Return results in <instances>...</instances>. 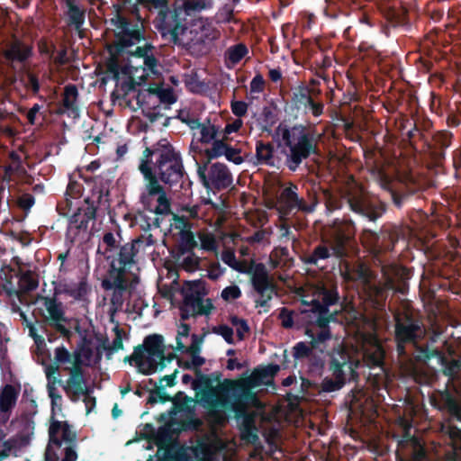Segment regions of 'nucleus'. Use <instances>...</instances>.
I'll return each mask as SVG.
<instances>
[{"label": "nucleus", "mask_w": 461, "mask_h": 461, "mask_svg": "<svg viewBox=\"0 0 461 461\" xmlns=\"http://www.w3.org/2000/svg\"><path fill=\"white\" fill-rule=\"evenodd\" d=\"M138 169L143 176L144 185L140 202L152 216L140 213V227L149 230L159 228L161 216L172 213L171 202L165 186H177L187 176L181 153L168 141L161 139L146 147L140 158Z\"/></svg>", "instance_id": "obj_1"}, {"label": "nucleus", "mask_w": 461, "mask_h": 461, "mask_svg": "<svg viewBox=\"0 0 461 461\" xmlns=\"http://www.w3.org/2000/svg\"><path fill=\"white\" fill-rule=\"evenodd\" d=\"M111 23L116 28V41L113 50V56L128 54L130 57L143 59V69L152 74L158 73V60L154 55L155 47L146 41L144 20L139 9L134 6L130 14L117 10Z\"/></svg>", "instance_id": "obj_2"}, {"label": "nucleus", "mask_w": 461, "mask_h": 461, "mask_svg": "<svg viewBox=\"0 0 461 461\" xmlns=\"http://www.w3.org/2000/svg\"><path fill=\"white\" fill-rule=\"evenodd\" d=\"M194 375L192 389L200 397L203 406L214 415L230 408L234 399L252 397L251 388L256 384L254 378L246 377L240 380L224 379L213 385L214 382H220L219 372L204 375L202 370H197Z\"/></svg>", "instance_id": "obj_3"}, {"label": "nucleus", "mask_w": 461, "mask_h": 461, "mask_svg": "<svg viewBox=\"0 0 461 461\" xmlns=\"http://www.w3.org/2000/svg\"><path fill=\"white\" fill-rule=\"evenodd\" d=\"M430 405L447 416L439 431L447 438L444 461H461V394L456 388L435 389L429 395Z\"/></svg>", "instance_id": "obj_4"}, {"label": "nucleus", "mask_w": 461, "mask_h": 461, "mask_svg": "<svg viewBox=\"0 0 461 461\" xmlns=\"http://www.w3.org/2000/svg\"><path fill=\"white\" fill-rule=\"evenodd\" d=\"M149 9H158L156 27L162 34H170L174 43L179 42V37L188 29V17L212 9V0H184L181 5L168 7V0H136Z\"/></svg>", "instance_id": "obj_5"}, {"label": "nucleus", "mask_w": 461, "mask_h": 461, "mask_svg": "<svg viewBox=\"0 0 461 461\" xmlns=\"http://www.w3.org/2000/svg\"><path fill=\"white\" fill-rule=\"evenodd\" d=\"M356 226L351 219L337 218L326 226L322 243L304 257V263L316 266L319 260L331 257L343 260L349 257L356 247Z\"/></svg>", "instance_id": "obj_6"}, {"label": "nucleus", "mask_w": 461, "mask_h": 461, "mask_svg": "<svg viewBox=\"0 0 461 461\" xmlns=\"http://www.w3.org/2000/svg\"><path fill=\"white\" fill-rule=\"evenodd\" d=\"M324 204L329 212L340 210L344 203L355 214L375 222L386 212L387 205L378 197L369 196L362 189L346 188L337 192H323Z\"/></svg>", "instance_id": "obj_7"}, {"label": "nucleus", "mask_w": 461, "mask_h": 461, "mask_svg": "<svg viewBox=\"0 0 461 461\" xmlns=\"http://www.w3.org/2000/svg\"><path fill=\"white\" fill-rule=\"evenodd\" d=\"M285 165L290 171H296L303 160L312 155H319L320 134L313 127L303 124L294 125L282 131Z\"/></svg>", "instance_id": "obj_8"}, {"label": "nucleus", "mask_w": 461, "mask_h": 461, "mask_svg": "<svg viewBox=\"0 0 461 461\" xmlns=\"http://www.w3.org/2000/svg\"><path fill=\"white\" fill-rule=\"evenodd\" d=\"M221 259L226 265L240 273L251 274L252 287L260 295V298L255 301V306L257 308L269 307L268 303L276 292V285L269 276L266 266L263 263H253L248 266L246 261H239L234 252L231 251L223 252Z\"/></svg>", "instance_id": "obj_9"}, {"label": "nucleus", "mask_w": 461, "mask_h": 461, "mask_svg": "<svg viewBox=\"0 0 461 461\" xmlns=\"http://www.w3.org/2000/svg\"><path fill=\"white\" fill-rule=\"evenodd\" d=\"M133 249L131 245L122 249L119 255L120 265L115 267L114 261L110 264L106 276L102 280L101 286L104 291L113 290L110 298L111 311L117 312L121 310L124 303V294L129 288L126 274L135 263L133 260Z\"/></svg>", "instance_id": "obj_10"}, {"label": "nucleus", "mask_w": 461, "mask_h": 461, "mask_svg": "<svg viewBox=\"0 0 461 461\" xmlns=\"http://www.w3.org/2000/svg\"><path fill=\"white\" fill-rule=\"evenodd\" d=\"M320 299L308 302L302 300L300 314L307 324H316L319 328H325L330 322L338 321L339 311H330V306L339 303V295L336 287L329 289L324 285L318 289Z\"/></svg>", "instance_id": "obj_11"}, {"label": "nucleus", "mask_w": 461, "mask_h": 461, "mask_svg": "<svg viewBox=\"0 0 461 461\" xmlns=\"http://www.w3.org/2000/svg\"><path fill=\"white\" fill-rule=\"evenodd\" d=\"M426 329L421 318L409 310L394 314V341L398 357L408 358L407 345H411L417 350L420 341L424 339Z\"/></svg>", "instance_id": "obj_12"}, {"label": "nucleus", "mask_w": 461, "mask_h": 461, "mask_svg": "<svg viewBox=\"0 0 461 461\" xmlns=\"http://www.w3.org/2000/svg\"><path fill=\"white\" fill-rule=\"evenodd\" d=\"M357 362L343 346L334 348L328 365L330 376L322 379L320 390L322 393H333L342 389L348 381L357 376L355 370Z\"/></svg>", "instance_id": "obj_13"}, {"label": "nucleus", "mask_w": 461, "mask_h": 461, "mask_svg": "<svg viewBox=\"0 0 461 461\" xmlns=\"http://www.w3.org/2000/svg\"><path fill=\"white\" fill-rule=\"evenodd\" d=\"M96 194L97 205L95 201L86 198L85 205L78 207L70 216L66 236L71 242H75L81 233L87 232L89 221L95 220L97 206H104L105 209L110 207L108 190L104 191L100 188Z\"/></svg>", "instance_id": "obj_14"}, {"label": "nucleus", "mask_w": 461, "mask_h": 461, "mask_svg": "<svg viewBox=\"0 0 461 461\" xmlns=\"http://www.w3.org/2000/svg\"><path fill=\"white\" fill-rule=\"evenodd\" d=\"M181 294L183 300L178 305L181 321L211 314L213 309L212 302L210 298L204 299L207 290L200 285L199 281L191 283Z\"/></svg>", "instance_id": "obj_15"}, {"label": "nucleus", "mask_w": 461, "mask_h": 461, "mask_svg": "<svg viewBox=\"0 0 461 461\" xmlns=\"http://www.w3.org/2000/svg\"><path fill=\"white\" fill-rule=\"evenodd\" d=\"M382 280L374 287L375 295L379 302L385 301L388 292L406 294L408 291L409 270L397 264H384L381 267Z\"/></svg>", "instance_id": "obj_16"}, {"label": "nucleus", "mask_w": 461, "mask_h": 461, "mask_svg": "<svg viewBox=\"0 0 461 461\" xmlns=\"http://www.w3.org/2000/svg\"><path fill=\"white\" fill-rule=\"evenodd\" d=\"M415 358L418 362L427 363L431 358H437L441 372L450 380L455 379L461 371V356H457L452 346H447L446 351L430 348L428 344L425 347H418Z\"/></svg>", "instance_id": "obj_17"}, {"label": "nucleus", "mask_w": 461, "mask_h": 461, "mask_svg": "<svg viewBox=\"0 0 461 461\" xmlns=\"http://www.w3.org/2000/svg\"><path fill=\"white\" fill-rule=\"evenodd\" d=\"M252 397L249 399L238 398L234 399L230 408L226 411L234 412L237 420L241 419L239 426L240 439L247 444L257 445L259 443L258 429L256 425L253 414L247 411L249 404H256L258 402L257 393L251 390Z\"/></svg>", "instance_id": "obj_18"}, {"label": "nucleus", "mask_w": 461, "mask_h": 461, "mask_svg": "<svg viewBox=\"0 0 461 461\" xmlns=\"http://www.w3.org/2000/svg\"><path fill=\"white\" fill-rule=\"evenodd\" d=\"M196 164L198 177L205 189L221 191L232 185V175L225 164L221 162L207 164L205 161Z\"/></svg>", "instance_id": "obj_19"}, {"label": "nucleus", "mask_w": 461, "mask_h": 461, "mask_svg": "<svg viewBox=\"0 0 461 461\" xmlns=\"http://www.w3.org/2000/svg\"><path fill=\"white\" fill-rule=\"evenodd\" d=\"M402 235L399 226L384 223L378 232L372 230H364L362 240L370 248L375 256L384 252L393 251Z\"/></svg>", "instance_id": "obj_20"}, {"label": "nucleus", "mask_w": 461, "mask_h": 461, "mask_svg": "<svg viewBox=\"0 0 461 461\" xmlns=\"http://www.w3.org/2000/svg\"><path fill=\"white\" fill-rule=\"evenodd\" d=\"M116 236L121 237L119 232L116 235L112 231L105 232L103 236L102 243L98 246L97 253L103 255L109 265L114 261L115 267H118V266H121L119 255L122 249L126 246L130 247L131 245L134 252L133 260H135L140 250V244L143 242V238L139 237L132 240L131 242L119 246Z\"/></svg>", "instance_id": "obj_21"}, {"label": "nucleus", "mask_w": 461, "mask_h": 461, "mask_svg": "<svg viewBox=\"0 0 461 461\" xmlns=\"http://www.w3.org/2000/svg\"><path fill=\"white\" fill-rule=\"evenodd\" d=\"M40 300L48 313L44 316V322L60 333L62 337L70 339L72 332L65 326L68 319L65 315L62 303L58 301L56 296H40Z\"/></svg>", "instance_id": "obj_22"}, {"label": "nucleus", "mask_w": 461, "mask_h": 461, "mask_svg": "<svg viewBox=\"0 0 461 461\" xmlns=\"http://www.w3.org/2000/svg\"><path fill=\"white\" fill-rule=\"evenodd\" d=\"M297 189V185L291 184L282 190L277 199V211L282 217L289 216L295 209L305 212L313 211V205L307 204L303 198L298 197Z\"/></svg>", "instance_id": "obj_23"}, {"label": "nucleus", "mask_w": 461, "mask_h": 461, "mask_svg": "<svg viewBox=\"0 0 461 461\" xmlns=\"http://www.w3.org/2000/svg\"><path fill=\"white\" fill-rule=\"evenodd\" d=\"M193 399L185 394L184 392H178L174 395L173 406L168 411V415L173 417L178 412H186L188 415L182 423L185 430H197L202 425L201 420L194 417V407L191 406Z\"/></svg>", "instance_id": "obj_24"}, {"label": "nucleus", "mask_w": 461, "mask_h": 461, "mask_svg": "<svg viewBox=\"0 0 461 461\" xmlns=\"http://www.w3.org/2000/svg\"><path fill=\"white\" fill-rule=\"evenodd\" d=\"M77 434L71 430L68 421L53 420L49 428V446L60 447L62 441L75 444Z\"/></svg>", "instance_id": "obj_25"}, {"label": "nucleus", "mask_w": 461, "mask_h": 461, "mask_svg": "<svg viewBox=\"0 0 461 461\" xmlns=\"http://www.w3.org/2000/svg\"><path fill=\"white\" fill-rule=\"evenodd\" d=\"M20 394V387L5 384L0 390V422L5 424L12 414Z\"/></svg>", "instance_id": "obj_26"}, {"label": "nucleus", "mask_w": 461, "mask_h": 461, "mask_svg": "<svg viewBox=\"0 0 461 461\" xmlns=\"http://www.w3.org/2000/svg\"><path fill=\"white\" fill-rule=\"evenodd\" d=\"M402 454L411 461H421L426 457V451L419 438L405 431L398 442Z\"/></svg>", "instance_id": "obj_27"}, {"label": "nucleus", "mask_w": 461, "mask_h": 461, "mask_svg": "<svg viewBox=\"0 0 461 461\" xmlns=\"http://www.w3.org/2000/svg\"><path fill=\"white\" fill-rule=\"evenodd\" d=\"M421 190L422 185L408 176L398 189H391L390 193L393 204L401 208L411 196L418 194Z\"/></svg>", "instance_id": "obj_28"}, {"label": "nucleus", "mask_w": 461, "mask_h": 461, "mask_svg": "<svg viewBox=\"0 0 461 461\" xmlns=\"http://www.w3.org/2000/svg\"><path fill=\"white\" fill-rule=\"evenodd\" d=\"M125 361H129L131 364V361H134L139 371L145 375H152L156 373L158 369L160 370L159 359L156 356L148 355V357L144 358L142 346L135 347L132 355L126 357Z\"/></svg>", "instance_id": "obj_29"}, {"label": "nucleus", "mask_w": 461, "mask_h": 461, "mask_svg": "<svg viewBox=\"0 0 461 461\" xmlns=\"http://www.w3.org/2000/svg\"><path fill=\"white\" fill-rule=\"evenodd\" d=\"M452 133L441 131L433 136V143L427 144L431 158L436 164H440L445 159L446 149L452 143Z\"/></svg>", "instance_id": "obj_30"}, {"label": "nucleus", "mask_w": 461, "mask_h": 461, "mask_svg": "<svg viewBox=\"0 0 461 461\" xmlns=\"http://www.w3.org/2000/svg\"><path fill=\"white\" fill-rule=\"evenodd\" d=\"M384 359L385 350L380 343H371L364 348L363 361L366 366L370 369L379 368L382 375L385 374Z\"/></svg>", "instance_id": "obj_31"}, {"label": "nucleus", "mask_w": 461, "mask_h": 461, "mask_svg": "<svg viewBox=\"0 0 461 461\" xmlns=\"http://www.w3.org/2000/svg\"><path fill=\"white\" fill-rule=\"evenodd\" d=\"M33 54L32 46L20 40L14 41L5 51V58L9 62L25 64Z\"/></svg>", "instance_id": "obj_32"}, {"label": "nucleus", "mask_w": 461, "mask_h": 461, "mask_svg": "<svg viewBox=\"0 0 461 461\" xmlns=\"http://www.w3.org/2000/svg\"><path fill=\"white\" fill-rule=\"evenodd\" d=\"M275 146L272 142L258 140L255 154L256 164L279 168L280 158L275 156Z\"/></svg>", "instance_id": "obj_33"}, {"label": "nucleus", "mask_w": 461, "mask_h": 461, "mask_svg": "<svg viewBox=\"0 0 461 461\" xmlns=\"http://www.w3.org/2000/svg\"><path fill=\"white\" fill-rule=\"evenodd\" d=\"M176 221V222L182 224L184 227V229L179 232V243L177 246V253L180 257L194 251V249L197 247V242L194 233L189 229H185V227L188 225V221L185 217L177 216Z\"/></svg>", "instance_id": "obj_34"}, {"label": "nucleus", "mask_w": 461, "mask_h": 461, "mask_svg": "<svg viewBox=\"0 0 461 461\" xmlns=\"http://www.w3.org/2000/svg\"><path fill=\"white\" fill-rule=\"evenodd\" d=\"M78 90L76 85L68 84L64 87L62 106L64 110H59L58 113L67 112L69 116L74 118L79 115V109L77 106Z\"/></svg>", "instance_id": "obj_35"}, {"label": "nucleus", "mask_w": 461, "mask_h": 461, "mask_svg": "<svg viewBox=\"0 0 461 461\" xmlns=\"http://www.w3.org/2000/svg\"><path fill=\"white\" fill-rule=\"evenodd\" d=\"M143 352L146 351L148 355L156 356L159 359L160 370L166 367V363L163 362L164 357V338L159 334L149 335L144 339Z\"/></svg>", "instance_id": "obj_36"}, {"label": "nucleus", "mask_w": 461, "mask_h": 461, "mask_svg": "<svg viewBox=\"0 0 461 461\" xmlns=\"http://www.w3.org/2000/svg\"><path fill=\"white\" fill-rule=\"evenodd\" d=\"M91 288L86 278H82L77 284H64L59 290H55V295L63 293L76 301H86Z\"/></svg>", "instance_id": "obj_37"}, {"label": "nucleus", "mask_w": 461, "mask_h": 461, "mask_svg": "<svg viewBox=\"0 0 461 461\" xmlns=\"http://www.w3.org/2000/svg\"><path fill=\"white\" fill-rule=\"evenodd\" d=\"M63 389L73 402L77 401L81 394L92 393V390L86 385V378L68 377Z\"/></svg>", "instance_id": "obj_38"}, {"label": "nucleus", "mask_w": 461, "mask_h": 461, "mask_svg": "<svg viewBox=\"0 0 461 461\" xmlns=\"http://www.w3.org/2000/svg\"><path fill=\"white\" fill-rule=\"evenodd\" d=\"M66 6L68 11L66 13L68 17V25L73 26L76 30L80 31L85 23L86 11L79 8L75 3V0H66Z\"/></svg>", "instance_id": "obj_39"}, {"label": "nucleus", "mask_w": 461, "mask_h": 461, "mask_svg": "<svg viewBox=\"0 0 461 461\" xmlns=\"http://www.w3.org/2000/svg\"><path fill=\"white\" fill-rule=\"evenodd\" d=\"M136 86L137 84L132 77H129L122 81L119 87L111 94L112 100L115 101L116 99H122L125 101L126 106L131 108V100L128 98V95L131 93H136Z\"/></svg>", "instance_id": "obj_40"}, {"label": "nucleus", "mask_w": 461, "mask_h": 461, "mask_svg": "<svg viewBox=\"0 0 461 461\" xmlns=\"http://www.w3.org/2000/svg\"><path fill=\"white\" fill-rule=\"evenodd\" d=\"M200 137L198 141L202 144H211L221 135V126L212 123L209 118L203 122V125L199 130Z\"/></svg>", "instance_id": "obj_41"}, {"label": "nucleus", "mask_w": 461, "mask_h": 461, "mask_svg": "<svg viewBox=\"0 0 461 461\" xmlns=\"http://www.w3.org/2000/svg\"><path fill=\"white\" fill-rule=\"evenodd\" d=\"M228 140H229L223 136H220L218 139L214 140V141L211 143L212 147L204 150L205 159L203 161L210 164L212 160L224 156L229 145Z\"/></svg>", "instance_id": "obj_42"}, {"label": "nucleus", "mask_w": 461, "mask_h": 461, "mask_svg": "<svg viewBox=\"0 0 461 461\" xmlns=\"http://www.w3.org/2000/svg\"><path fill=\"white\" fill-rule=\"evenodd\" d=\"M317 94H320V90L312 89L306 86H300L294 91L292 100L298 109H306V104L310 103L311 96Z\"/></svg>", "instance_id": "obj_43"}, {"label": "nucleus", "mask_w": 461, "mask_h": 461, "mask_svg": "<svg viewBox=\"0 0 461 461\" xmlns=\"http://www.w3.org/2000/svg\"><path fill=\"white\" fill-rule=\"evenodd\" d=\"M249 52L247 46L243 43H238L228 48L224 53L225 62L228 66H235Z\"/></svg>", "instance_id": "obj_44"}, {"label": "nucleus", "mask_w": 461, "mask_h": 461, "mask_svg": "<svg viewBox=\"0 0 461 461\" xmlns=\"http://www.w3.org/2000/svg\"><path fill=\"white\" fill-rule=\"evenodd\" d=\"M192 451L198 461H212L214 455L212 445L203 439L198 440Z\"/></svg>", "instance_id": "obj_45"}, {"label": "nucleus", "mask_w": 461, "mask_h": 461, "mask_svg": "<svg viewBox=\"0 0 461 461\" xmlns=\"http://www.w3.org/2000/svg\"><path fill=\"white\" fill-rule=\"evenodd\" d=\"M15 276L19 277V289L22 293L32 292L39 285L38 280L32 276L30 270L23 272L19 269Z\"/></svg>", "instance_id": "obj_46"}, {"label": "nucleus", "mask_w": 461, "mask_h": 461, "mask_svg": "<svg viewBox=\"0 0 461 461\" xmlns=\"http://www.w3.org/2000/svg\"><path fill=\"white\" fill-rule=\"evenodd\" d=\"M92 344L93 339L84 335L81 339V342L77 345V349L73 352V357H78V359L89 361L94 354Z\"/></svg>", "instance_id": "obj_47"}, {"label": "nucleus", "mask_w": 461, "mask_h": 461, "mask_svg": "<svg viewBox=\"0 0 461 461\" xmlns=\"http://www.w3.org/2000/svg\"><path fill=\"white\" fill-rule=\"evenodd\" d=\"M25 438L23 437H11L6 440L1 439V452H0V461L8 457L12 452H16L22 446V442Z\"/></svg>", "instance_id": "obj_48"}, {"label": "nucleus", "mask_w": 461, "mask_h": 461, "mask_svg": "<svg viewBox=\"0 0 461 461\" xmlns=\"http://www.w3.org/2000/svg\"><path fill=\"white\" fill-rule=\"evenodd\" d=\"M203 339V336H199L197 334H193L191 345L185 346L183 343L182 339H180L178 338L177 346L176 347V350L180 351L182 353H187L190 355L200 354Z\"/></svg>", "instance_id": "obj_49"}, {"label": "nucleus", "mask_w": 461, "mask_h": 461, "mask_svg": "<svg viewBox=\"0 0 461 461\" xmlns=\"http://www.w3.org/2000/svg\"><path fill=\"white\" fill-rule=\"evenodd\" d=\"M164 388H165L164 385H160L157 389L145 388L147 390V392L149 393V395L148 400H147V403L150 404V405H154L158 402H160L162 403H165V402H173L174 396L172 397L169 394H167L164 391Z\"/></svg>", "instance_id": "obj_50"}, {"label": "nucleus", "mask_w": 461, "mask_h": 461, "mask_svg": "<svg viewBox=\"0 0 461 461\" xmlns=\"http://www.w3.org/2000/svg\"><path fill=\"white\" fill-rule=\"evenodd\" d=\"M425 140L424 132L417 126L415 122L412 123V127L407 131L403 140L408 143L413 149H417L418 141Z\"/></svg>", "instance_id": "obj_51"}, {"label": "nucleus", "mask_w": 461, "mask_h": 461, "mask_svg": "<svg viewBox=\"0 0 461 461\" xmlns=\"http://www.w3.org/2000/svg\"><path fill=\"white\" fill-rule=\"evenodd\" d=\"M320 329L321 330L318 332L316 335L310 330H306V335H308L311 338L310 344L314 348V349L318 348L321 343H323L331 338V332L330 330L329 325L325 328Z\"/></svg>", "instance_id": "obj_52"}, {"label": "nucleus", "mask_w": 461, "mask_h": 461, "mask_svg": "<svg viewBox=\"0 0 461 461\" xmlns=\"http://www.w3.org/2000/svg\"><path fill=\"white\" fill-rule=\"evenodd\" d=\"M15 271V269L11 267L10 265H3L1 268V272L3 273V276H1L2 280L5 281V283H10V288H6L5 285H4V290L6 292L7 294L13 295L16 294L18 295V291L14 288L13 285V278L14 275L13 273Z\"/></svg>", "instance_id": "obj_53"}, {"label": "nucleus", "mask_w": 461, "mask_h": 461, "mask_svg": "<svg viewBox=\"0 0 461 461\" xmlns=\"http://www.w3.org/2000/svg\"><path fill=\"white\" fill-rule=\"evenodd\" d=\"M24 87L31 91L33 95H37L40 91L41 86L38 77L31 72L27 71L24 76L21 78Z\"/></svg>", "instance_id": "obj_54"}, {"label": "nucleus", "mask_w": 461, "mask_h": 461, "mask_svg": "<svg viewBox=\"0 0 461 461\" xmlns=\"http://www.w3.org/2000/svg\"><path fill=\"white\" fill-rule=\"evenodd\" d=\"M314 348L310 344L300 341L293 347V357L294 359L309 358L313 353Z\"/></svg>", "instance_id": "obj_55"}, {"label": "nucleus", "mask_w": 461, "mask_h": 461, "mask_svg": "<svg viewBox=\"0 0 461 461\" xmlns=\"http://www.w3.org/2000/svg\"><path fill=\"white\" fill-rule=\"evenodd\" d=\"M230 323L236 327L237 337L240 340H243L245 333H249L250 329L245 319H241L236 315H232L230 318Z\"/></svg>", "instance_id": "obj_56"}, {"label": "nucleus", "mask_w": 461, "mask_h": 461, "mask_svg": "<svg viewBox=\"0 0 461 461\" xmlns=\"http://www.w3.org/2000/svg\"><path fill=\"white\" fill-rule=\"evenodd\" d=\"M200 258L194 251L187 253V256L181 262L182 267L188 272H194L199 268Z\"/></svg>", "instance_id": "obj_57"}, {"label": "nucleus", "mask_w": 461, "mask_h": 461, "mask_svg": "<svg viewBox=\"0 0 461 461\" xmlns=\"http://www.w3.org/2000/svg\"><path fill=\"white\" fill-rule=\"evenodd\" d=\"M113 331L115 333V338L113 339L112 345L111 346L104 345V348L108 353H113V352L118 351V350L123 348L122 330L120 329L118 326H116L113 328Z\"/></svg>", "instance_id": "obj_58"}, {"label": "nucleus", "mask_w": 461, "mask_h": 461, "mask_svg": "<svg viewBox=\"0 0 461 461\" xmlns=\"http://www.w3.org/2000/svg\"><path fill=\"white\" fill-rule=\"evenodd\" d=\"M55 364H71L73 362V354H70V352L64 347H58L55 349Z\"/></svg>", "instance_id": "obj_59"}, {"label": "nucleus", "mask_w": 461, "mask_h": 461, "mask_svg": "<svg viewBox=\"0 0 461 461\" xmlns=\"http://www.w3.org/2000/svg\"><path fill=\"white\" fill-rule=\"evenodd\" d=\"M241 149L239 148L232 147L230 143L224 154L226 159L235 165H240L244 162V158L240 155Z\"/></svg>", "instance_id": "obj_60"}, {"label": "nucleus", "mask_w": 461, "mask_h": 461, "mask_svg": "<svg viewBox=\"0 0 461 461\" xmlns=\"http://www.w3.org/2000/svg\"><path fill=\"white\" fill-rule=\"evenodd\" d=\"M279 370H280V367L278 365L269 364L261 369H256L254 371L253 375H258V379L262 380L264 378L275 376L278 373Z\"/></svg>", "instance_id": "obj_61"}, {"label": "nucleus", "mask_w": 461, "mask_h": 461, "mask_svg": "<svg viewBox=\"0 0 461 461\" xmlns=\"http://www.w3.org/2000/svg\"><path fill=\"white\" fill-rule=\"evenodd\" d=\"M309 372L314 375H321L323 367L324 361L316 354L312 353L311 357H309Z\"/></svg>", "instance_id": "obj_62"}, {"label": "nucleus", "mask_w": 461, "mask_h": 461, "mask_svg": "<svg viewBox=\"0 0 461 461\" xmlns=\"http://www.w3.org/2000/svg\"><path fill=\"white\" fill-rule=\"evenodd\" d=\"M240 296H241V290L236 285H232L225 287L221 291V297L226 302H229L230 300L239 299Z\"/></svg>", "instance_id": "obj_63"}, {"label": "nucleus", "mask_w": 461, "mask_h": 461, "mask_svg": "<svg viewBox=\"0 0 461 461\" xmlns=\"http://www.w3.org/2000/svg\"><path fill=\"white\" fill-rule=\"evenodd\" d=\"M315 95H312L310 103L306 104V112H310L313 116L319 117L323 113L324 104L321 101H316Z\"/></svg>", "instance_id": "obj_64"}]
</instances>
